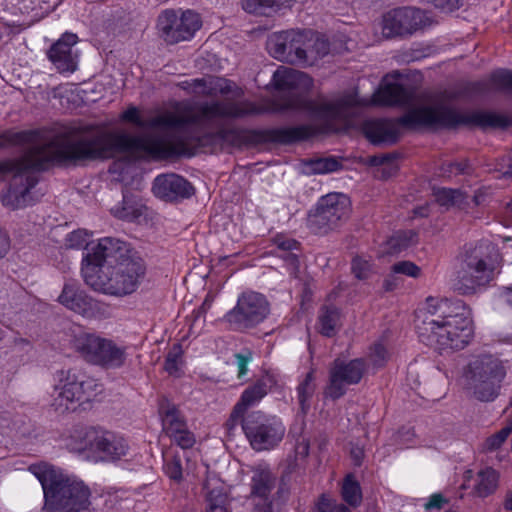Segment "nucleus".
I'll return each instance as SVG.
<instances>
[{"instance_id":"nucleus-49","label":"nucleus","mask_w":512,"mask_h":512,"mask_svg":"<svg viewBox=\"0 0 512 512\" xmlns=\"http://www.w3.org/2000/svg\"><path fill=\"white\" fill-rule=\"evenodd\" d=\"M170 439L182 449H190L194 446L196 439L194 434L188 429V427L181 431V433H176Z\"/></svg>"},{"instance_id":"nucleus-36","label":"nucleus","mask_w":512,"mask_h":512,"mask_svg":"<svg viewBox=\"0 0 512 512\" xmlns=\"http://www.w3.org/2000/svg\"><path fill=\"white\" fill-rule=\"evenodd\" d=\"M414 234L410 232H398L393 235L387 242L385 252L388 254H396L406 249Z\"/></svg>"},{"instance_id":"nucleus-63","label":"nucleus","mask_w":512,"mask_h":512,"mask_svg":"<svg viewBox=\"0 0 512 512\" xmlns=\"http://www.w3.org/2000/svg\"><path fill=\"white\" fill-rule=\"evenodd\" d=\"M475 90L480 93H486L490 90L488 82H478L475 84Z\"/></svg>"},{"instance_id":"nucleus-32","label":"nucleus","mask_w":512,"mask_h":512,"mask_svg":"<svg viewBox=\"0 0 512 512\" xmlns=\"http://www.w3.org/2000/svg\"><path fill=\"white\" fill-rule=\"evenodd\" d=\"M286 0H241L242 8L251 14L269 15L285 4Z\"/></svg>"},{"instance_id":"nucleus-31","label":"nucleus","mask_w":512,"mask_h":512,"mask_svg":"<svg viewBox=\"0 0 512 512\" xmlns=\"http://www.w3.org/2000/svg\"><path fill=\"white\" fill-rule=\"evenodd\" d=\"M436 202L446 209L460 207L466 200V195L459 189L437 188L434 189Z\"/></svg>"},{"instance_id":"nucleus-56","label":"nucleus","mask_w":512,"mask_h":512,"mask_svg":"<svg viewBox=\"0 0 512 512\" xmlns=\"http://www.w3.org/2000/svg\"><path fill=\"white\" fill-rule=\"evenodd\" d=\"M445 503V499L441 494H434L430 497L429 501L425 504L426 509H440Z\"/></svg>"},{"instance_id":"nucleus-41","label":"nucleus","mask_w":512,"mask_h":512,"mask_svg":"<svg viewBox=\"0 0 512 512\" xmlns=\"http://www.w3.org/2000/svg\"><path fill=\"white\" fill-rule=\"evenodd\" d=\"M470 173L471 166L467 160L446 162L441 166V174L447 177Z\"/></svg>"},{"instance_id":"nucleus-37","label":"nucleus","mask_w":512,"mask_h":512,"mask_svg":"<svg viewBox=\"0 0 512 512\" xmlns=\"http://www.w3.org/2000/svg\"><path fill=\"white\" fill-rule=\"evenodd\" d=\"M304 45L302 47L301 57L303 58L300 65H312L317 61L314 47V32L311 30H303Z\"/></svg>"},{"instance_id":"nucleus-4","label":"nucleus","mask_w":512,"mask_h":512,"mask_svg":"<svg viewBox=\"0 0 512 512\" xmlns=\"http://www.w3.org/2000/svg\"><path fill=\"white\" fill-rule=\"evenodd\" d=\"M419 340L439 351L462 350L474 336L470 309L459 299L429 297L415 318Z\"/></svg>"},{"instance_id":"nucleus-48","label":"nucleus","mask_w":512,"mask_h":512,"mask_svg":"<svg viewBox=\"0 0 512 512\" xmlns=\"http://www.w3.org/2000/svg\"><path fill=\"white\" fill-rule=\"evenodd\" d=\"M352 272L360 280L367 279L371 273V264L368 260L355 257L352 261Z\"/></svg>"},{"instance_id":"nucleus-26","label":"nucleus","mask_w":512,"mask_h":512,"mask_svg":"<svg viewBox=\"0 0 512 512\" xmlns=\"http://www.w3.org/2000/svg\"><path fill=\"white\" fill-rule=\"evenodd\" d=\"M159 412L162 417L163 431L169 438L188 427L181 412L168 401L160 404Z\"/></svg>"},{"instance_id":"nucleus-16","label":"nucleus","mask_w":512,"mask_h":512,"mask_svg":"<svg viewBox=\"0 0 512 512\" xmlns=\"http://www.w3.org/2000/svg\"><path fill=\"white\" fill-rule=\"evenodd\" d=\"M158 29L162 38L169 44L191 39L201 27L199 14L191 10L181 13L165 10L158 17Z\"/></svg>"},{"instance_id":"nucleus-39","label":"nucleus","mask_w":512,"mask_h":512,"mask_svg":"<svg viewBox=\"0 0 512 512\" xmlns=\"http://www.w3.org/2000/svg\"><path fill=\"white\" fill-rule=\"evenodd\" d=\"M311 172L315 174H325L337 171L341 163L334 157L319 158L309 162Z\"/></svg>"},{"instance_id":"nucleus-51","label":"nucleus","mask_w":512,"mask_h":512,"mask_svg":"<svg viewBox=\"0 0 512 512\" xmlns=\"http://www.w3.org/2000/svg\"><path fill=\"white\" fill-rule=\"evenodd\" d=\"M87 232L76 230L67 235V246L69 248H81L87 244Z\"/></svg>"},{"instance_id":"nucleus-38","label":"nucleus","mask_w":512,"mask_h":512,"mask_svg":"<svg viewBox=\"0 0 512 512\" xmlns=\"http://www.w3.org/2000/svg\"><path fill=\"white\" fill-rule=\"evenodd\" d=\"M111 212L115 217L129 221L137 218L140 215L137 207L125 195H123L122 203L113 207Z\"/></svg>"},{"instance_id":"nucleus-42","label":"nucleus","mask_w":512,"mask_h":512,"mask_svg":"<svg viewBox=\"0 0 512 512\" xmlns=\"http://www.w3.org/2000/svg\"><path fill=\"white\" fill-rule=\"evenodd\" d=\"M490 83L496 90L512 89V71L498 70L491 74Z\"/></svg>"},{"instance_id":"nucleus-14","label":"nucleus","mask_w":512,"mask_h":512,"mask_svg":"<svg viewBox=\"0 0 512 512\" xmlns=\"http://www.w3.org/2000/svg\"><path fill=\"white\" fill-rule=\"evenodd\" d=\"M243 430L252 448L257 451L275 447L285 434V427L277 417L261 411H254L245 418Z\"/></svg>"},{"instance_id":"nucleus-9","label":"nucleus","mask_w":512,"mask_h":512,"mask_svg":"<svg viewBox=\"0 0 512 512\" xmlns=\"http://www.w3.org/2000/svg\"><path fill=\"white\" fill-rule=\"evenodd\" d=\"M57 379L51 406L59 413L75 410L77 404L89 401L101 391V384L77 367L58 371Z\"/></svg>"},{"instance_id":"nucleus-47","label":"nucleus","mask_w":512,"mask_h":512,"mask_svg":"<svg viewBox=\"0 0 512 512\" xmlns=\"http://www.w3.org/2000/svg\"><path fill=\"white\" fill-rule=\"evenodd\" d=\"M392 272L396 274H404L413 278L420 275V268L411 261H400L392 266Z\"/></svg>"},{"instance_id":"nucleus-10","label":"nucleus","mask_w":512,"mask_h":512,"mask_svg":"<svg viewBox=\"0 0 512 512\" xmlns=\"http://www.w3.org/2000/svg\"><path fill=\"white\" fill-rule=\"evenodd\" d=\"M506 370L502 362L492 355L474 357L467 365L464 377L470 389L480 401H493L499 394Z\"/></svg>"},{"instance_id":"nucleus-21","label":"nucleus","mask_w":512,"mask_h":512,"mask_svg":"<svg viewBox=\"0 0 512 512\" xmlns=\"http://www.w3.org/2000/svg\"><path fill=\"white\" fill-rule=\"evenodd\" d=\"M152 191L156 197L169 202L189 198L195 192L188 180L175 173L158 175L153 181Z\"/></svg>"},{"instance_id":"nucleus-55","label":"nucleus","mask_w":512,"mask_h":512,"mask_svg":"<svg viewBox=\"0 0 512 512\" xmlns=\"http://www.w3.org/2000/svg\"><path fill=\"white\" fill-rule=\"evenodd\" d=\"M243 415L244 413L235 414L234 407L229 419L226 422L227 429L232 430L238 423H241L243 425V421L245 420V418L243 419Z\"/></svg>"},{"instance_id":"nucleus-35","label":"nucleus","mask_w":512,"mask_h":512,"mask_svg":"<svg viewBox=\"0 0 512 512\" xmlns=\"http://www.w3.org/2000/svg\"><path fill=\"white\" fill-rule=\"evenodd\" d=\"M512 433V420L495 434L489 436L482 444L483 452H493L498 450Z\"/></svg>"},{"instance_id":"nucleus-5","label":"nucleus","mask_w":512,"mask_h":512,"mask_svg":"<svg viewBox=\"0 0 512 512\" xmlns=\"http://www.w3.org/2000/svg\"><path fill=\"white\" fill-rule=\"evenodd\" d=\"M509 119L503 115L489 112L465 115L446 105L421 106L409 110L402 117L370 120L364 124L366 137L374 144L395 143L400 135V126L416 127L437 125L454 128L462 124H477L482 127H506Z\"/></svg>"},{"instance_id":"nucleus-22","label":"nucleus","mask_w":512,"mask_h":512,"mask_svg":"<svg viewBox=\"0 0 512 512\" xmlns=\"http://www.w3.org/2000/svg\"><path fill=\"white\" fill-rule=\"evenodd\" d=\"M77 41L76 34L66 32L48 50V59L59 72H74L76 70L77 56L73 54L72 47Z\"/></svg>"},{"instance_id":"nucleus-59","label":"nucleus","mask_w":512,"mask_h":512,"mask_svg":"<svg viewBox=\"0 0 512 512\" xmlns=\"http://www.w3.org/2000/svg\"><path fill=\"white\" fill-rule=\"evenodd\" d=\"M215 89H217L221 94H228L232 91V82L224 79H219L217 81Z\"/></svg>"},{"instance_id":"nucleus-27","label":"nucleus","mask_w":512,"mask_h":512,"mask_svg":"<svg viewBox=\"0 0 512 512\" xmlns=\"http://www.w3.org/2000/svg\"><path fill=\"white\" fill-rule=\"evenodd\" d=\"M268 393V385L264 379L257 380L248 386L235 404V414L245 413L249 407L258 404Z\"/></svg>"},{"instance_id":"nucleus-62","label":"nucleus","mask_w":512,"mask_h":512,"mask_svg":"<svg viewBox=\"0 0 512 512\" xmlns=\"http://www.w3.org/2000/svg\"><path fill=\"white\" fill-rule=\"evenodd\" d=\"M501 297L510 306H512V288H504Z\"/></svg>"},{"instance_id":"nucleus-6","label":"nucleus","mask_w":512,"mask_h":512,"mask_svg":"<svg viewBox=\"0 0 512 512\" xmlns=\"http://www.w3.org/2000/svg\"><path fill=\"white\" fill-rule=\"evenodd\" d=\"M29 471L42 485L43 512H89L91 491L83 481L47 463L31 465Z\"/></svg>"},{"instance_id":"nucleus-2","label":"nucleus","mask_w":512,"mask_h":512,"mask_svg":"<svg viewBox=\"0 0 512 512\" xmlns=\"http://www.w3.org/2000/svg\"><path fill=\"white\" fill-rule=\"evenodd\" d=\"M260 111L261 109L254 103L241 101L204 103L194 112H165L145 121L140 118L135 107H130L122 113V120L132 122L138 127L170 132L171 134L166 138L152 134L130 135L121 131L109 130L103 125L96 124L69 125L68 127L92 126L129 139L123 149L113 152L111 156L101 157L100 159H109L118 154H127L136 160H161L186 154L191 145L199 140L200 133L198 130L200 128L212 127L223 119L255 115Z\"/></svg>"},{"instance_id":"nucleus-24","label":"nucleus","mask_w":512,"mask_h":512,"mask_svg":"<svg viewBox=\"0 0 512 512\" xmlns=\"http://www.w3.org/2000/svg\"><path fill=\"white\" fill-rule=\"evenodd\" d=\"M272 242L278 250L277 255L284 261L290 275L297 277L299 271L297 252L299 251L300 243L283 234L273 237Z\"/></svg>"},{"instance_id":"nucleus-11","label":"nucleus","mask_w":512,"mask_h":512,"mask_svg":"<svg viewBox=\"0 0 512 512\" xmlns=\"http://www.w3.org/2000/svg\"><path fill=\"white\" fill-rule=\"evenodd\" d=\"M74 348L88 363L104 369H120L128 359V347L94 333L75 337Z\"/></svg>"},{"instance_id":"nucleus-44","label":"nucleus","mask_w":512,"mask_h":512,"mask_svg":"<svg viewBox=\"0 0 512 512\" xmlns=\"http://www.w3.org/2000/svg\"><path fill=\"white\" fill-rule=\"evenodd\" d=\"M164 470L166 475L176 482H180L183 478L181 458L174 456L169 460H166Z\"/></svg>"},{"instance_id":"nucleus-19","label":"nucleus","mask_w":512,"mask_h":512,"mask_svg":"<svg viewBox=\"0 0 512 512\" xmlns=\"http://www.w3.org/2000/svg\"><path fill=\"white\" fill-rule=\"evenodd\" d=\"M303 31L287 30L272 34L266 43L270 55L282 62L300 65L304 45Z\"/></svg>"},{"instance_id":"nucleus-45","label":"nucleus","mask_w":512,"mask_h":512,"mask_svg":"<svg viewBox=\"0 0 512 512\" xmlns=\"http://www.w3.org/2000/svg\"><path fill=\"white\" fill-rule=\"evenodd\" d=\"M209 508L207 512H227V497L221 492L211 491L207 496Z\"/></svg>"},{"instance_id":"nucleus-28","label":"nucleus","mask_w":512,"mask_h":512,"mask_svg":"<svg viewBox=\"0 0 512 512\" xmlns=\"http://www.w3.org/2000/svg\"><path fill=\"white\" fill-rule=\"evenodd\" d=\"M341 319L339 308L333 305H324L318 314L319 332L326 337L334 336L341 327Z\"/></svg>"},{"instance_id":"nucleus-34","label":"nucleus","mask_w":512,"mask_h":512,"mask_svg":"<svg viewBox=\"0 0 512 512\" xmlns=\"http://www.w3.org/2000/svg\"><path fill=\"white\" fill-rule=\"evenodd\" d=\"M498 473L492 468L479 471L476 484V492L480 497H486L493 493L497 487Z\"/></svg>"},{"instance_id":"nucleus-20","label":"nucleus","mask_w":512,"mask_h":512,"mask_svg":"<svg viewBox=\"0 0 512 512\" xmlns=\"http://www.w3.org/2000/svg\"><path fill=\"white\" fill-rule=\"evenodd\" d=\"M58 301L67 309L87 318H95L105 313L106 307L99 301L88 296L75 283L64 284Z\"/></svg>"},{"instance_id":"nucleus-52","label":"nucleus","mask_w":512,"mask_h":512,"mask_svg":"<svg viewBox=\"0 0 512 512\" xmlns=\"http://www.w3.org/2000/svg\"><path fill=\"white\" fill-rule=\"evenodd\" d=\"M236 365L238 369V377H243L248 371V364L252 360V352L245 350L242 353L235 354Z\"/></svg>"},{"instance_id":"nucleus-18","label":"nucleus","mask_w":512,"mask_h":512,"mask_svg":"<svg viewBox=\"0 0 512 512\" xmlns=\"http://www.w3.org/2000/svg\"><path fill=\"white\" fill-rule=\"evenodd\" d=\"M424 18V13L420 9H392L382 17V35L387 39L412 35L424 25Z\"/></svg>"},{"instance_id":"nucleus-61","label":"nucleus","mask_w":512,"mask_h":512,"mask_svg":"<svg viewBox=\"0 0 512 512\" xmlns=\"http://www.w3.org/2000/svg\"><path fill=\"white\" fill-rule=\"evenodd\" d=\"M394 158H395V156H394V155H392V154H386V155H382V156H380V157H374V158H373V160H372V162H373L374 164H380V165H382V164H385V163H389V162H391Z\"/></svg>"},{"instance_id":"nucleus-53","label":"nucleus","mask_w":512,"mask_h":512,"mask_svg":"<svg viewBox=\"0 0 512 512\" xmlns=\"http://www.w3.org/2000/svg\"><path fill=\"white\" fill-rule=\"evenodd\" d=\"M427 3L434 5L435 8L445 12H452L461 5V0H425Z\"/></svg>"},{"instance_id":"nucleus-64","label":"nucleus","mask_w":512,"mask_h":512,"mask_svg":"<svg viewBox=\"0 0 512 512\" xmlns=\"http://www.w3.org/2000/svg\"><path fill=\"white\" fill-rule=\"evenodd\" d=\"M415 216L426 217L428 216V210L426 207H418L414 209Z\"/></svg>"},{"instance_id":"nucleus-12","label":"nucleus","mask_w":512,"mask_h":512,"mask_svg":"<svg viewBox=\"0 0 512 512\" xmlns=\"http://www.w3.org/2000/svg\"><path fill=\"white\" fill-rule=\"evenodd\" d=\"M94 462H115L128 454L129 444L121 435L99 428H88L78 448Z\"/></svg>"},{"instance_id":"nucleus-23","label":"nucleus","mask_w":512,"mask_h":512,"mask_svg":"<svg viewBox=\"0 0 512 512\" xmlns=\"http://www.w3.org/2000/svg\"><path fill=\"white\" fill-rule=\"evenodd\" d=\"M275 477L268 470H257L251 478L250 496L254 501L252 512H271L270 494L275 487Z\"/></svg>"},{"instance_id":"nucleus-40","label":"nucleus","mask_w":512,"mask_h":512,"mask_svg":"<svg viewBox=\"0 0 512 512\" xmlns=\"http://www.w3.org/2000/svg\"><path fill=\"white\" fill-rule=\"evenodd\" d=\"M312 512H352L350 508L345 506L343 503H339L336 500L322 495L317 503L315 504Z\"/></svg>"},{"instance_id":"nucleus-25","label":"nucleus","mask_w":512,"mask_h":512,"mask_svg":"<svg viewBox=\"0 0 512 512\" xmlns=\"http://www.w3.org/2000/svg\"><path fill=\"white\" fill-rule=\"evenodd\" d=\"M114 247L115 243L112 238H103L96 245L87 248L88 252L83 258V263H85V267L82 268L83 275L90 276L88 274L90 267L94 269L102 266L104 261L112 256Z\"/></svg>"},{"instance_id":"nucleus-58","label":"nucleus","mask_w":512,"mask_h":512,"mask_svg":"<svg viewBox=\"0 0 512 512\" xmlns=\"http://www.w3.org/2000/svg\"><path fill=\"white\" fill-rule=\"evenodd\" d=\"M350 455L354 462V465L360 466L362 464L364 458V450L362 447L353 446L350 450Z\"/></svg>"},{"instance_id":"nucleus-15","label":"nucleus","mask_w":512,"mask_h":512,"mask_svg":"<svg viewBox=\"0 0 512 512\" xmlns=\"http://www.w3.org/2000/svg\"><path fill=\"white\" fill-rule=\"evenodd\" d=\"M270 313V305L264 295L257 292H244L236 306L226 315L225 320L234 330L244 331L263 322Z\"/></svg>"},{"instance_id":"nucleus-60","label":"nucleus","mask_w":512,"mask_h":512,"mask_svg":"<svg viewBox=\"0 0 512 512\" xmlns=\"http://www.w3.org/2000/svg\"><path fill=\"white\" fill-rule=\"evenodd\" d=\"M296 453L301 457H306L309 454V442L302 439L296 446Z\"/></svg>"},{"instance_id":"nucleus-46","label":"nucleus","mask_w":512,"mask_h":512,"mask_svg":"<svg viewBox=\"0 0 512 512\" xmlns=\"http://www.w3.org/2000/svg\"><path fill=\"white\" fill-rule=\"evenodd\" d=\"M388 357V353L386 348L380 344L376 343L374 344L368 353V359L369 361L375 366V367H381L384 365Z\"/></svg>"},{"instance_id":"nucleus-50","label":"nucleus","mask_w":512,"mask_h":512,"mask_svg":"<svg viewBox=\"0 0 512 512\" xmlns=\"http://www.w3.org/2000/svg\"><path fill=\"white\" fill-rule=\"evenodd\" d=\"M314 47L317 60L326 56L330 51V43L328 39L319 33L314 32Z\"/></svg>"},{"instance_id":"nucleus-3","label":"nucleus","mask_w":512,"mask_h":512,"mask_svg":"<svg viewBox=\"0 0 512 512\" xmlns=\"http://www.w3.org/2000/svg\"><path fill=\"white\" fill-rule=\"evenodd\" d=\"M277 89L289 91V96L279 110H293L304 113L313 124H304L275 129L273 139L282 144L307 140L317 134L338 131L336 123L345 124L354 116L358 107L370 105H407L413 100L412 93L403 85L388 83L381 85L370 99L360 98L357 93H346L332 100H310L302 92L311 88L313 81L304 72L281 67L273 74Z\"/></svg>"},{"instance_id":"nucleus-17","label":"nucleus","mask_w":512,"mask_h":512,"mask_svg":"<svg viewBox=\"0 0 512 512\" xmlns=\"http://www.w3.org/2000/svg\"><path fill=\"white\" fill-rule=\"evenodd\" d=\"M366 370L365 360L357 358L348 362L335 359L329 369V382L324 389V396L333 400L346 393V386L358 384Z\"/></svg>"},{"instance_id":"nucleus-30","label":"nucleus","mask_w":512,"mask_h":512,"mask_svg":"<svg viewBox=\"0 0 512 512\" xmlns=\"http://www.w3.org/2000/svg\"><path fill=\"white\" fill-rule=\"evenodd\" d=\"M297 399L300 410L306 414L311 407V400L316 390L314 372L310 371L297 386Z\"/></svg>"},{"instance_id":"nucleus-29","label":"nucleus","mask_w":512,"mask_h":512,"mask_svg":"<svg viewBox=\"0 0 512 512\" xmlns=\"http://www.w3.org/2000/svg\"><path fill=\"white\" fill-rule=\"evenodd\" d=\"M19 5L22 13L31 14L33 21H38L55 9L56 2L51 0H20Z\"/></svg>"},{"instance_id":"nucleus-54","label":"nucleus","mask_w":512,"mask_h":512,"mask_svg":"<svg viewBox=\"0 0 512 512\" xmlns=\"http://www.w3.org/2000/svg\"><path fill=\"white\" fill-rule=\"evenodd\" d=\"M180 354L178 352L168 353L164 368L169 374H175L179 370Z\"/></svg>"},{"instance_id":"nucleus-33","label":"nucleus","mask_w":512,"mask_h":512,"mask_svg":"<svg viewBox=\"0 0 512 512\" xmlns=\"http://www.w3.org/2000/svg\"><path fill=\"white\" fill-rule=\"evenodd\" d=\"M341 495L343 500L351 507H358L361 504V487L352 474L345 477L341 488Z\"/></svg>"},{"instance_id":"nucleus-57","label":"nucleus","mask_w":512,"mask_h":512,"mask_svg":"<svg viewBox=\"0 0 512 512\" xmlns=\"http://www.w3.org/2000/svg\"><path fill=\"white\" fill-rule=\"evenodd\" d=\"M10 249V240L8 235L0 228V259L3 258Z\"/></svg>"},{"instance_id":"nucleus-43","label":"nucleus","mask_w":512,"mask_h":512,"mask_svg":"<svg viewBox=\"0 0 512 512\" xmlns=\"http://www.w3.org/2000/svg\"><path fill=\"white\" fill-rule=\"evenodd\" d=\"M211 303L206 299L200 307L195 309L192 314L189 316L190 323V332L192 334H197L202 328V324L204 323L205 314L209 309Z\"/></svg>"},{"instance_id":"nucleus-7","label":"nucleus","mask_w":512,"mask_h":512,"mask_svg":"<svg viewBox=\"0 0 512 512\" xmlns=\"http://www.w3.org/2000/svg\"><path fill=\"white\" fill-rule=\"evenodd\" d=\"M146 273L143 259L136 253H121L117 263L104 272L105 279L97 282L85 275L86 284L106 294L124 296L136 291Z\"/></svg>"},{"instance_id":"nucleus-13","label":"nucleus","mask_w":512,"mask_h":512,"mask_svg":"<svg viewBox=\"0 0 512 512\" xmlns=\"http://www.w3.org/2000/svg\"><path fill=\"white\" fill-rule=\"evenodd\" d=\"M350 214L349 198L342 193L321 197L316 209L308 216V227L315 233L326 234L346 221Z\"/></svg>"},{"instance_id":"nucleus-1","label":"nucleus","mask_w":512,"mask_h":512,"mask_svg":"<svg viewBox=\"0 0 512 512\" xmlns=\"http://www.w3.org/2000/svg\"><path fill=\"white\" fill-rule=\"evenodd\" d=\"M128 138L101 128L61 127L51 137L38 131L11 132L0 135V149L24 146L23 156L0 165V172H13L9 187L1 195L3 206L16 210L32 203L31 189L37 184L35 170H45L54 163L78 162L108 157L127 145Z\"/></svg>"},{"instance_id":"nucleus-8","label":"nucleus","mask_w":512,"mask_h":512,"mask_svg":"<svg viewBox=\"0 0 512 512\" xmlns=\"http://www.w3.org/2000/svg\"><path fill=\"white\" fill-rule=\"evenodd\" d=\"M499 264L497 248L487 241L480 242L466 253L455 289L463 295L473 293L476 287L487 285L494 278Z\"/></svg>"}]
</instances>
